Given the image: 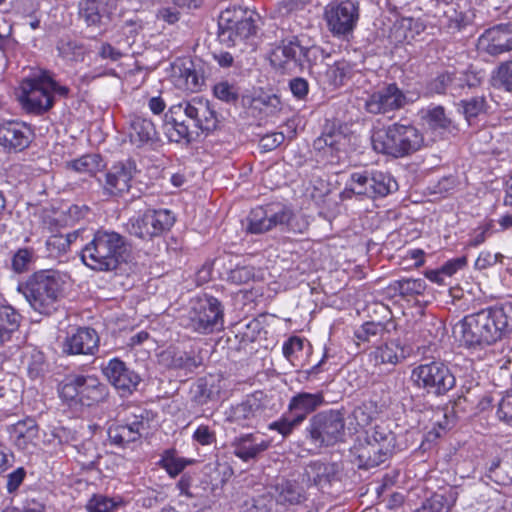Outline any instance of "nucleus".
<instances>
[{
  "instance_id": "52",
  "label": "nucleus",
  "mask_w": 512,
  "mask_h": 512,
  "mask_svg": "<svg viewBox=\"0 0 512 512\" xmlns=\"http://www.w3.org/2000/svg\"><path fill=\"white\" fill-rule=\"evenodd\" d=\"M493 78L505 91L512 93V61L501 63L495 70Z\"/></svg>"
},
{
  "instance_id": "18",
  "label": "nucleus",
  "mask_w": 512,
  "mask_h": 512,
  "mask_svg": "<svg viewBox=\"0 0 512 512\" xmlns=\"http://www.w3.org/2000/svg\"><path fill=\"white\" fill-rule=\"evenodd\" d=\"M136 172V163L132 160L115 163L105 173L104 192L111 196H122L129 192Z\"/></svg>"
},
{
  "instance_id": "23",
  "label": "nucleus",
  "mask_w": 512,
  "mask_h": 512,
  "mask_svg": "<svg viewBox=\"0 0 512 512\" xmlns=\"http://www.w3.org/2000/svg\"><path fill=\"white\" fill-rule=\"evenodd\" d=\"M159 362L169 369L192 372L203 364V358L200 352L194 349L185 351L177 347H168L160 353Z\"/></svg>"
},
{
  "instance_id": "48",
  "label": "nucleus",
  "mask_w": 512,
  "mask_h": 512,
  "mask_svg": "<svg viewBox=\"0 0 512 512\" xmlns=\"http://www.w3.org/2000/svg\"><path fill=\"white\" fill-rule=\"evenodd\" d=\"M191 393L192 401L201 406L207 404L215 396L213 386L209 385L208 382L203 378L196 382L191 390Z\"/></svg>"
},
{
  "instance_id": "10",
  "label": "nucleus",
  "mask_w": 512,
  "mask_h": 512,
  "mask_svg": "<svg viewBox=\"0 0 512 512\" xmlns=\"http://www.w3.org/2000/svg\"><path fill=\"white\" fill-rule=\"evenodd\" d=\"M411 380L418 389L435 396L446 395L456 384L454 374L448 365L441 361L416 366L411 372Z\"/></svg>"
},
{
  "instance_id": "42",
  "label": "nucleus",
  "mask_w": 512,
  "mask_h": 512,
  "mask_svg": "<svg viewBox=\"0 0 512 512\" xmlns=\"http://www.w3.org/2000/svg\"><path fill=\"white\" fill-rule=\"evenodd\" d=\"M124 420L136 434H140V438L150 429L149 412L145 409L137 408L134 412L127 414Z\"/></svg>"
},
{
  "instance_id": "30",
  "label": "nucleus",
  "mask_w": 512,
  "mask_h": 512,
  "mask_svg": "<svg viewBox=\"0 0 512 512\" xmlns=\"http://www.w3.org/2000/svg\"><path fill=\"white\" fill-rule=\"evenodd\" d=\"M339 466L336 463L312 462L305 470L308 482L315 486H324L338 479Z\"/></svg>"
},
{
  "instance_id": "29",
  "label": "nucleus",
  "mask_w": 512,
  "mask_h": 512,
  "mask_svg": "<svg viewBox=\"0 0 512 512\" xmlns=\"http://www.w3.org/2000/svg\"><path fill=\"white\" fill-rule=\"evenodd\" d=\"M353 66L345 61L339 60L332 65L326 64L324 71L318 70V80L324 85L338 87L344 85L352 77Z\"/></svg>"
},
{
  "instance_id": "4",
  "label": "nucleus",
  "mask_w": 512,
  "mask_h": 512,
  "mask_svg": "<svg viewBox=\"0 0 512 512\" xmlns=\"http://www.w3.org/2000/svg\"><path fill=\"white\" fill-rule=\"evenodd\" d=\"M371 143L377 153L403 158L419 151L424 145V137L412 124L393 123L374 131Z\"/></svg>"
},
{
  "instance_id": "28",
  "label": "nucleus",
  "mask_w": 512,
  "mask_h": 512,
  "mask_svg": "<svg viewBox=\"0 0 512 512\" xmlns=\"http://www.w3.org/2000/svg\"><path fill=\"white\" fill-rule=\"evenodd\" d=\"M453 336L466 347L485 345L482 334L472 314L467 315L453 327Z\"/></svg>"
},
{
  "instance_id": "59",
  "label": "nucleus",
  "mask_w": 512,
  "mask_h": 512,
  "mask_svg": "<svg viewBox=\"0 0 512 512\" xmlns=\"http://www.w3.org/2000/svg\"><path fill=\"white\" fill-rule=\"evenodd\" d=\"M165 226H130L129 233L141 240H151L161 234Z\"/></svg>"
},
{
  "instance_id": "1",
  "label": "nucleus",
  "mask_w": 512,
  "mask_h": 512,
  "mask_svg": "<svg viewBox=\"0 0 512 512\" xmlns=\"http://www.w3.org/2000/svg\"><path fill=\"white\" fill-rule=\"evenodd\" d=\"M218 117L212 104L203 97H194L170 107L165 114V126L171 141H191L198 131L212 132L217 128Z\"/></svg>"
},
{
  "instance_id": "35",
  "label": "nucleus",
  "mask_w": 512,
  "mask_h": 512,
  "mask_svg": "<svg viewBox=\"0 0 512 512\" xmlns=\"http://www.w3.org/2000/svg\"><path fill=\"white\" fill-rule=\"evenodd\" d=\"M11 437L15 445L22 450L28 449L38 438V426L32 418L18 421L11 429Z\"/></svg>"
},
{
  "instance_id": "11",
  "label": "nucleus",
  "mask_w": 512,
  "mask_h": 512,
  "mask_svg": "<svg viewBox=\"0 0 512 512\" xmlns=\"http://www.w3.org/2000/svg\"><path fill=\"white\" fill-rule=\"evenodd\" d=\"M325 403L323 392L308 393L299 392L289 401L288 410L291 417L283 415L279 420L269 424V429L280 433L284 438L292 434L307 417Z\"/></svg>"
},
{
  "instance_id": "32",
  "label": "nucleus",
  "mask_w": 512,
  "mask_h": 512,
  "mask_svg": "<svg viewBox=\"0 0 512 512\" xmlns=\"http://www.w3.org/2000/svg\"><path fill=\"white\" fill-rule=\"evenodd\" d=\"M410 351L397 341L386 342L378 346L372 353L375 364L397 365L407 358Z\"/></svg>"
},
{
  "instance_id": "7",
  "label": "nucleus",
  "mask_w": 512,
  "mask_h": 512,
  "mask_svg": "<svg viewBox=\"0 0 512 512\" xmlns=\"http://www.w3.org/2000/svg\"><path fill=\"white\" fill-rule=\"evenodd\" d=\"M306 437L317 448L330 447L345 437L344 415L338 410L321 411L309 419Z\"/></svg>"
},
{
  "instance_id": "61",
  "label": "nucleus",
  "mask_w": 512,
  "mask_h": 512,
  "mask_svg": "<svg viewBox=\"0 0 512 512\" xmlns=\"http://www.w3.org/2000/svg\"><path fill=\"white\" fill-rule=\"evenodd\" d=\"M70 237V234H53L47 239L46 245L50 251H56L58 253L66 252L71 244Z\"/></svg>"
},
{
  "instance_id": "33",
  "label": "nucleus",
  "mask_w": 512,
  "mask_h": 512,
  "mask_svg": "<svg viewBox=\"0 0 512 512\" xmlns=\"http://www.w3.org/2000/svg\"><path fill=\"white\" fill-rule=\"evenodd\" d=\"M458 492L455 487H449L442 492L434 493L426 499L414 512H450L455 504Z\"/></svg>"
},
{
  "instance_id": "20",
  "label": "nucleus",
  "mask_w": 512,
  "mask_h": 512,
  "mask_svg": "<svg viewBox=\"0 0 512 512\" xmlns=\"http://www.w3.org/2000/svg\"><path fill=\"white\" fill-rule=\"evenodd\" d=\"M19 100L24 109L37 114L43 113L53 106V95L48 92L43 79L24 81Z\"/></svg>"
},
{
  "instance_id": "17",
  "label": "nucleus",
  "mask_w": 512,
  "mask_h": 512,
  "mask_svg": "<svg viewBox=\"0 0 512 512\" xmlns=\"http://www.w3.org/2000/svg\"><path fill=\"white\" fill-rule=\"evenodd\" d=\"M103 375L121 396L131 395L139 385L141 378L124 361L112 358L101 365Z\"/></svg>"
},
{
  "instance_id": "5",
  "label": "nucleus",
  "mask_w": 512,
  "mask_h": 512,
  "mask_svg": "<svg viewBox=\"0 0 512 512\" xmlns=\"http://www.w3.org/2000/svg\"><path fill=\"white\" fill-rule=\"evenodd\" d=\"M395 448L396 435L385 427L375 426L351 451L360 469H371L385 463Z\"/></svg>"
},
{
  "instance_id": "12",
  "label": "nucleus",
  "mask_w": 512,
  "mask_h": 512,
  "mask_svg": "<svg viewBox=\"0 0 512 512\" xmlns=\"http://www.w3.org/2000/svg\"><path fill=\"white\" fill-rule=\"evenodd\" d=\"M223 316L224 309L221 302L205 294L193 301L188 314L187 327L200 334H209L222 327Z\"/></svg>"
},
{
  "instance_id": "26",
  "label": "nucleus",
  "mask_w": 512,
  "mask_h": 512,
  "mask_svg": "<svg viewBox=\"0 0 512 512\" xmlns=\"http://www.w3.org/2000/svg\"><path fill=\"white\" fill-rule=\"evenodd\" d=\"M264 408L259 399L254 396L247 397L226 412V419L243 427L253 426L262 416Z\"/></svg>"
},
{
  "instance_id": "21",
  "label": "nucleus",
  "mask_w": 512,
  "mask_h": 512,
  "mask_svg": "<svg viewBox=\"0 0 512 512\" xmlns=\"http://www.w3.org/2000/svg\"><path fill=\"white\" fill-rule=\"evenodd\" d=\"M478 48L491 56L511 51L512 24H499L486 29L478 39Z\"/></svg>"
},
{
  "instance_id": "19",
  "label": "nucleus",
  "mask_w": 512,
  "mask_h": 512,
  "mask_svg": "<svg viewBox=\"0 0 512 512\" xmlns=\"http://www.w3.org/2000/svg\"><path fill=\"white\" fill-rule=\"evenodd\" d=\"M348 145V138L340 130H330L323 132L313 142L316 156L320 161L335 164L338 163L345 154Z\"/></svg>"
},
{
  "instance_id": "27",
  "label": "nucleus",
  "mask_w": 512,
  "mask_h": 512,
  "mask_svg": "<svg viewBox=\"0 0 512 512\" xmlns=\"http://www.w3.org/2000/svg\"><path fill=\"white\" fill-rule=\"evenodd\" d=\"M271 492L275 503L284 508L299 505L306 500L305 491L297 482L282 480L273 486Z\"/></svg>"
},
{
  "instance_id": "44",
  "label": "nucleus",
  "mask_w": 512,
  "mask_h": 512,
  "mask_svg": "<svg viewBox=\"0 0 512 512\" xmlns=\"http://www.w3.org/2000/svg\"><path fill=\"white\" fill-rule=\"evenodd\" d=\"M176 221L174 213L165 208L146 209L142 215V224H174Z\"/></svg>"
},
{
  "instance_id": "43",
  "label": "nucleus",
  "mask_w": 512,
  "mask_h": 512,
  "mask_svg": "<svg viewBox=\"0 0 512 512\" xmlns=\"http://www.w3.org/2000/svg\"><path fill=\"white\" fill-rule=\"evenodd\" d=\"M293 218L292 209L282 203L268 204V224H289Z\"/></svg>"
},
{
  "instance_id": "3",
  "label": "nucleus",
  "mask_w": 512,
  "mask_h": 512,
  "mask_svg": "<svg viewBox=\"0 0 512 512\" xmlns=\"http://www.w3.org/2000/svg\"><path fill=\"white\" fill-rule=\"evenodd\" d=\"M67 278L66 274L58 270H39L20 284L18 290L35 311L50 315L57 310L64 297Z\"/></svg>"
},
{
  "instance_id": "46",
  "label": "nucleus",
  "mask_w": 512,
  "mask_h": 512,
  "mask_svg": "<svg viewBox=\"0 0 512 512\" xmlns=\"http://www.w3.org/2000/svg\"><path fill=\"white\" fill-rule=\"evenodd\" d=\"M100 166V157L96 154L83 155L68 163V167L80 173H93Z\"/></svg>"
},
{
  "instance_id": "62",
  "label": "nucleus",
  "mask_w": 512,
  "mask_h": 512,
  "mask_svg": "<svg viewBox=\"0 0 512 512\" xmlns=\"http://www.w3.org/2000/svg\"><path fill=\"white\" fill-rule=\"evenodd\" d=\"M491 235L492 231L490 230V226H479L473 229L464 243L467 247H477Z\"/></svg>"
},
{
  "instance_id": "39",
  "label": "nucleus",
  "mask_w": 512,
  "mask_h": 512,
  "mask_svg": "<svg viewBox=\"0 0 512 512\" xmlns=\"http://www.w3.org/2000/svg\"><path fill=\"white\" fill-rule=\"evenodd\" d=\"M204 474L213 486L222 487L233 475V470L226 462L213 461L204 466Z\"/></svg>"
},
{
  "instance_id": "14",
  "label": "nucleus",
  "mask_w": 512,
  "mask_h": 512,
  "mask_svg": "<svg viewBox=\"0 0 512 512\" xmlns=\"http://www.w3.org/2000/svg\"><path fill=\"white\" fill-rule=\"evenodd\" d=\"M472 316L483 336L485 345H490L496 342L503 332L512 328V303L483 309Z\"/></svg>"
},
{
  "instance_id": "15",
  "label": "nucleus",
  "mask_w": 512,
  "mask_h": 512,
  "mask_svg": "<svg viewBox=\"0 0 512 512\" xmlns=\"http://www.w3.org/2000/svg\"><path fill=\"white\" fill-rule=\"evenodd\" d=\"M317 52L316 48H307L295 37L284 40L270 54L271 65L282 73H291L302 68L305 62L310 63V56Z\"/></svg>"
},
{
  "instance_id": "56",
  "label": "nucleus",
  "mask_w": 512,
  "mask_h": 512,
  "mask_svg": "<svg viewBox=\"0 0 512 512\" xmlns=\"http://www.w3.org/2000/svg\"><path fill=\"white\" fill-rule=\"evenodd\" d=\"M273 496L271 493L262 494L252 498L247 505V512H269L273 505Z\"/></svg>"
},
{
  "instance_id": "64",
  "label": "nucleus",
  "mask_w": 512,
  "mask_h": 512,
  "mask_svg": "<svg viewBox=\"0 0 512 512\" xmlns=\"http://www.w3.org/2000/svg\"><path fill=\"white\" fill-rule=\"evenodd\" d=\"M497 416L499 420L512 426V395L502 398L498 405Z\"/></svg>"
},
{
  "instance_id": "36",
  "label": "nucleus",
  "mask_w": 512,
  "mask_h": 512,
  "mask_svg": "<svg viewBox=\"0 0 512 512\" xmlns=\"http://www.w3.org/2000/svg\"><path fill=\"white\" fill-rule=\"evenodd\" d=\"M108 0H80L79 14L88 25H98L108 15Z\"/></svg>"
},
{
  "instance_id": "51",
  "label": "nucleus",
  "mask_w": 512,
  "mask_h": 512,
  "mask_svg": "<svg viewBox=\"0 0 512 512\" xmlns=\"http://www.w3.org/2000/svg\"><path fill=\"white\" fill-rule=\"evenodd\" d=\"M255 277V269L250 265H237L228 273L227 280L233 284H246Z\"/></svg>"
},
{
  "instance_id": "40",
  "label": "nucleus",
  "mask_w": 512,
  "mask_h": 512,
  "mask_svg": "<svg viewBox=\"0 0 512 512\" xmlns=\"http://www.w3.org/2000/svg\"><path fill=\"white\" fill-rule=\"evenodd\" d=\"M378 414V404L376 401L367 400L356 406L352 412V416L360 427H365Z\"/></svg>"
},
{
  "instance_id": "37",
  "label": "nucleus",
  "mask_w": 512,
  "mask_h": 512,
  "mask_svg": "<svg viewBox=\"0 0 512 512\" xmlns=\"http://www.w3.org/2000/svg\"><path fill=\"white\" fill-rule=\"evenodd\" d=\"M107 433L110 443L122 448L141 439L124 419L120 424L111 425Z\"/></svg>"
},
{
  "instance_id": "38",
  "label": "nucleus",
  "mask_w": 512,
  "mask_h": 512,
  "mask_svg": "<svg viewBox=\"0 0 512 512\" xmlns=\"http://www.w3.org/2000/svg\"><path fill=\"white\" fill-rule=\"evenodd\" d=\"M386 333V326L382 322L367 321L354 331V337L363 343H374L380 340Z\"/></svg>"
},
{
  "instance_id": "47",
  "label": "nucleus",
  "mask_w": 512,
  "mask_h": 512,
  "mask_svg": "<svg viewBox=\"0 0 512 512\" xmlns=\"http://www.w3.org/2000/svg\"><path fill=\"white\" fill-rule=\"evenodd\" d=\"M401 284L402 298L407 300L423 295L427 288L426 281L421 278H403Z\"/></svg>"
},
{
  "instance_id": "49",
  "label": "nucleus",
  "mask_w": 512,
  "mask_h": 512,
  "mask_svg": "<svg viewBox=\"0 0 512 512\" xmlns=\"http://www.w3.org/2000/svg\"><path fill=\"white\" fill-rule=\"evenodd\" d=\"M214 96L227 103H235L238 100V88L228 81H220L213 87Z\"/></svg>"
},
{
  "instance_id": "50",
  "label": "nucleus",
  "mask_w": 512,
  "mask_h": 512,
  "mask_svg": "<svg viewBox=\"0 0 512 512\" xmlns=\"http://www.w3.org/2000/svg\"><path fill=\"white\" fill-rule=\"evenodd\" d=\"M460 105L463 109L466 120L471 123V120L480 115L485 109V99L482 96L472 97L467 100H462Z\"/></svg>"
},
{
  "instance_id": "53",
  "label": "nucleus",
  "mask_w": 512,
  "mask_h": 512,
  "mask_svg": "<svg viewBox=\"0 0 512 512\" xmlns=\"http://www.w3.org/2000/svg\"><path fill=\"white\" fill-rule=\"evenodd\" d=\"M304 342L297 336L290 337L284 342L282 350L284 357L292 364L296 365L299 360V354L302 353Z\"/></svg>"
},
{
  "instance_id": "31",
  "label": "nucleus",
  "mask_w": 512,
  "mask_h": 512,
  "mask_svg": "<svg viewBox=\"0 0 512 512\" xmlns=\"http://www.w3.org/2000/svg\"><path fill=\"white\" fill-rule=\"evenodd\" d=\"M22 316L9 305L0 306V347L10 343L19 333Z\"/></svg>"
},
{
  "instance_id": "54",
  "label": "nucleus",
  "mask_w": 512,
  "mask_h": 512,
  "mask_svg": "<svg viewBox=\"0 0 512 512\" xmlns=\"http://www.w3.org/2000/svg\"><path fill=\"white\" fill-rule=\"evenodd\" d=\"M194 462L192 459H186L183 457L167 456L162 460V466L167 471L169 476L176 477L186 468Z\"/></svg>"
},
{
  "instance_id": "9",
  "label": "nucleus",
  "mask_w": 512,
  "mask_h": 512,
  "mask_svg": "<svg viewBox=\"0 0 512 512\" xmlns=\"http://www.w3.org/2000/svg\"><path fill=\"white\" fill-rule=\"evenodd\" d=\"M397 189L398 184L390 174L378 170H365L350 175L342 195L344 198H350L352 195L376 198L385 197Z\"/></svg>"
},
{
  "instance_id": "63",
  "label": "nucleus",
  "mask_w": 512,
  "mask_h": 512,
  "mask_svg": "<svg viewBox=\"0 0 512 512\" xmlns=\"http://www.w3.org/2000/svg\"><path fill=\"white\" fill-rule=\"evenodd\" d=\"M193 440L202 446L211 445L216 442V434L207 425H200L193 433Z\"/></svg>"
},
{
  "instance_id": "2",
  "label": "nucleus",
  "mask_w": 512,
  "mask_h": 512,
  "mask_svg": "<svg viewBox=\"0 0 512 512\" xmlns=\"http://www.w3.org/2000/svg\"><path fill=\"white\" fill-rule=\"evenodd\" d=\"M130 246L124 236L104 229L97 230L81 251L82 262L96 272H113L127 262Z\"/></svg>"
},
{
  "instance_id": "13",
  "label": "nucleus",
  "mask_w": 512,
  "mask_h": 512,
  "mask_svg": "<svg viewBox=\"0 0 512 512\" xmlns=\"http://www.w3.org/2000/svg\"><path fill=\"white\" fill-rule=\"evenodd\" d=\"M324 20L334 37L348 40L359 20V5L352 0L333 1L324 9Z\"/></svg>"
},
{
  "instance_id": "6",
  "label": "nucleus",
  "mask_w": 512,
  "mask_h": 512,
  "mask_svg": "<svg viewBox=\"0 0 512 512\" xmlns=\"http://www.w3.org/2000/svg\"><path fill=\"white\" fill-rule=\"evenodd\" d=\"M257 15L254 11L243 7H228L219 16L218 37L227 46H236L256 34Z\"/></svg>"
},
{
  "instance_id": "22",
  "label": "nucleus",
  "mask_w": 512,
  "mask_h": 512,
  "mask_svg": "<svg viewBox=\"0 0 512 512\" xmlns=\"http://www.w3.org/2000/svg\"><path fill=\"white\" fill-rule=\"evenodd\" d=\"M32 139V131L23 122L6 121L0 123V145L11 151H22Z\"/></svg>"
},
{
  "instance_id": "60",
  "label": "nucleus",
  "mask_w": 512,
  "mask_h": 512,
  "mask_svg": "<svg viewBox=\"0 0 512 512\" xmlns=\"http://www.w3.org/2000/svg\"><path fill=\"white\" fill-rule=\"evenodd\" d=\"M32 251L29 249H19L12 258V268L17 273H22L28 269L32 259Z\"/></svg>"
},
{
  "instance_id": "58",
  "label": "nucleus",
  "mask_w": 512,
  "mask_h": 512,
  "mask_svg": "<svg viewBox=\"0 0 512 512\" xmlns=\"http://www.w3.org/2000/svg\"><path fill=\"white\" fill-rule=\"evenodd\" d=\"M262 330V324L257 319H251L246 324H240L238 332L242 334V339L248 342H254Z\"/></svg>"
},
{
  "instance_id": "24",
  "label": "nucleus",
  "mask_w": 512,
  "mask_h": 512,
  "mask_svg": "<svg viewBox=\"0 0 512 512\" xmlns=\"http://www.w3.org/2000/svg\"><path fill=\"white\" fill-rule=\"evenodd\" d=\"M233 453L244 462L257 460L269 447L270 441L259 434L247 433L232 442Z\"/></svg>"
},
{
  "instance_id": "57",
  "label": "nucleus",
  "mask_w": 512,
  "mask_h": 512,
  "mask_svg": "<svg viewBox=\"0 0 512 512\" xmlns=\"http://www.w3.org/2000/svg\"><path fill=\"white\" fill-rule=\"evenodd\" d=\"M116 506L113 499L103 495L93 496L87 503L89 512H110Z\"/></svg>"
},
{
  "instance_id": "34",
  "label": "nucleus",
  "mask_w": 512,
  "mask_h": 512,
  "mask_svg": "<svg viewBox=\"0 0 512 512\" xmlns=\"http://www.w3.org/2000/svg\"><path fill=\"white\" fill-rule=\"evenodd\" d=\"M155 134V126L150 119L139 115L131 116L129 137L133 144L140 147L153 140Z\"/></svg>"
},
{
  "instance_id": "25",
  "label": "nucleus",
  "mask_w": 512,
  "mask_h": 512,
  "mask_svg": "<svg viewBox=\"0 0 512 512\" xmlns=\"http://www.w3.org/2000/svg\"><path fill=\"white\" fill-rule=\"evenodd\" d=\"M99 337L92 328H79L66 337L63 352L69 355H93L98 349Z\"/></svg>"
},
{
  "instance_id": "41",
  "label": "nucleus",
  "mask_w": 512,
  "mask_h": 512,
  "mask_svg": "<svg viewBox=\"0 0 512 512\" xmlns=\"http://www.w3.org/2000/svg\"><path fill=\"white\" fill-rule=\"evenodd\" d=\"M422 116L428 128L431 130H445L450 125V120L446 117L444 108L442 106H436L428 108Z\"/></svg>"
},
{
  "instance_id": "55",
  "label": "nucleus",
  "mask_w": 512,
  "mask_h": 512,
  "mask_svg": "<svg viewBox=\"0 0 512 512\" xmlns=\"http://www.w3.org/2000/svg\"><path fill=\"white\" fill-rule=\"evenodd\" d=\"M62 58L70 61H76L83 56V48L75 41L61 40L57 46Z\"/></svg>"
},
{
  "instance_id": "45",
  "label": "nucleus",
  "mask_w": 512,
  "mask_h": 512,
  "mask_svg": "<svg viewBox=\"0 0 512 512\" xmlns=\"http://www.w3.org/2000/svg\"><path fill=\"white\" fill-rule=\"evenodd\" d=\"M27 371L31 379L41 378L48 371V364L46 363L45 356L41 351L34 349L30 353L27 363Z\"/></svg>"
},
{
  "instance_id": "8",
  "label": "nucleus",
  "mask_w": 512,
  "mask_h": 512,
  "mask_svg": "<svg viewBox=\"0 0 512 512\" xmlns=\"http://www.w3.org/2000/svg\"><path fill=\"white\" fill-rule=\"evenodd\" d=\"M108 395L107 385L90 375H69L60 387L63 399L87 407L106 401Z\"/></svg>"
},
{
  "instance_id": "16",
  "label": "nucleus",
  "mask_w": 512,
  "mask_h": 512,
  "mask_svg": "<svg viewBox=\"0 0 512 512\" xmlns=\"http://www.w3.org/2000/svg\"><path fill=\"white\" fill-rule=\"evenodd\" d=\"M409 103L407 95L396 83L384 84L369 93L364 101L367 113L387 114L404 108Z\"/></svg>"
}]
</instances>
